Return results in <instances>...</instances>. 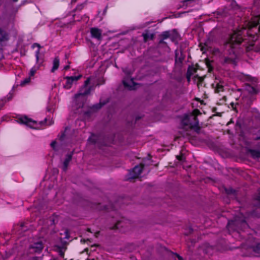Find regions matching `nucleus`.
I'll return each mask as SVG.
<instances>
[{"label":"nucleus","instance_id":"f257e3e1","mask_svg":"<svg viewBox=\"0 0 260 260\" xmlns=\"http://www.w3.org/2000/svg\"><path fill=\"white\" fill-rule=\"evenodd\" d=\"M245 30L246 28L238 30L237 31H234L230 37V38L226 42L225 45L226 48H230L232 50L230 53H231L232 52L234 54V56L225 57L224 59V62L231 63L235 62L236 55L235 54V52L234 49L236 48V46L239 45L242 42L243 40L242 35L245 34Z\"/></svg>","mask_w":260,"mask_h":260},{"label":"nucleus","instance_id":"f03ea898","mask_svg":"<svg viewBox=\"0 0 260 260\" xmlns=\"http://www.w3.org/2000/svg\"><path fill=\"white\" fill-rule=\"evenodd\" d=\"M90 82V78H88L84 82V85L82 88L79 91V93H77L75 95V102L76 103L78 101H81V103L79 106V107H82L83 105V101L85 99V95L89 94L90 92V89H87V86L89 84Z\"/></svg>","mask_w":260,"mask_h":260},{"label":"nucleus","instance_id":"7ed1b4c3","mask_svg":"<svg viewBox=\"0 0 260 260\" xmlns=\"http://www.w3.org/2000/svg\"><path fill=\"white\" fill-rule=\"evenodd\" d=\"M191 117L194 121L193 123L190 122V117L187 115H185L183 116L181 120V123L184 126H189L191 129H193L195 132L199 133L200 131L199 120L196 116H191Z\"/></svg>","mask_w":260,"mask_h":260},{"label":"nucleus","instance_id":"20e7f679","mask_svg":"<svg viewBox=\"0 0 260 260\" xmlns=\"http://www.w3.org/2000/svg\"><path fill=\"white\" fill-rule=\"evenodd\" d=\"M235 225H237L241 230L248 228V225L246 223L245 218L242 219L236 218L234 220L229 221L227 225V228L229 230H230Z\"/></svg>","mask_w":260,"mask_h":260},{"label":"nucleus","instance_id":"39448f33","mask_svg":"<svg viewBox=\"0 0 260 260\" xmlns=\"http://www.w3.org/2000/svg\"><path fill=\"white\" fill-rule=\"evenodd\" d=\"M124 72L126 75L122 81V83L125 87L127 88L128 90H134L137 88V84L134 82L133 79L130 78V75L132 74L131 71H127L126 70H123Z\"/></svg>","mask_w":260,"mask_h":260},{"label":"nucleus","instance_id":"423d86ee","mask_svg":"<svg viewBox=\"0 0 260 260\" xmlns=\"http://www.w3.org/2000/svg\"><path fill=\"white\" fill-rule=\"evenodd\" d=\"M17 121L19 123L24 124L31 128L37 129L39 127L37 121L28 118L26 116L20 117L18 118Z\"/></svg>","mask_w":260,"mask_h":260},{"label":"nucleus","instance_id":"0eeeda50","mask_svg":"<svg viewBox=\"0 0 260 260\" xmlns=\"http://www.w3.org/2000/svg\"><path fill=\"white\" fill-rule=\"evenodd\" d=\"M245 81L248 82L247 83L249 89H247V90L251 93H256V90L253 86H250L249 84L251 83L253 85H255L257 83V79L256 78L252 77L249 75H245L243 77Z\"/></svg>","mask_w":260,"mask_h":260},{"label":"nucleus","instance_id":"6e6552de","mask_svg":"<svg viewBox=\"0 0 260 260\" xmlns=\"http://www.w3.org/2000/svg\"><path fill=\"white\" fill-rule=\"evenodd\" d=\"M81 77V75H79L76 76H67L64 77V79L66 80V82L63 86L64 88L67 89H70L73 84L79 80Z\"/></svg>","mask_w":260,"mask_h":260},{"label":"nucleus","instance_id":"1a4fd4ad","mask_svg":"<svg viewBox=\"0 0 260 260\" xmlns=\"http://www.w3.org/2000/svg\"><path fill=\"white\" fill-rule=\"evenodd\" d=\"M143 166L142 165L135 166L129 172L128 179H132L138 178L142 172Z\"/></svg>","mask_w":260,"mask_h":260},{"label":"nucleus","instance_id":"9d476101","mask_svg":"<svg viewBox=\"0 0 260 260\" xmlns=\"http://www.w3.org/2000/svg\"><path fill=\"white\" fill-rule=\"evenodd\" d=\"M91 37L92 38L97 39L98 40H101L102 39V30L97 27H91L90 29Z\"/></svg>","mask_w":260,"mask_h":260},{"label":"nucleus","instance_id":"9b49d317","mask_svg":"<svg viewBox=\"0 0 260 260\" xmlns=\"http://www.w3.org/2000/svg\"><path fill=\"white\" fill-rule=\"evenodd\" d=\"M10 38V35L6 30L0 28V47L2 43L7 42Z\"/></svg>","mask_w":260,"mask_h":260},{"label":"nucleus","instance_id":"f8f14e48","mask_svg":"<svg viewBox=\"0 0 260 260\" xmlns=\"http://www.w3.org/2000/svg\"><path fill=\"white\" fill-rule=\"evenodd\" d=\"M31 248L34 249V251L36 252H40L42 251L43 246L42 243L41 242H38L35 243L33 245H31L30 247Z\"/></svg>","mask_w":260,"mask_h":260},{"label":"nucleus","instance_id":"ddd939ff","mask_svg":"<svg viewBox=\"0 0 260 260\" xmlns=\"http://www.w3.org/2000/svg\"><path fill=\"white\" fill-rule=\"evenodd\" d=\"M249 249L254 252V256H260V244H257L255 246H250Z\"/></svg>","mask_w":260,"mask_h":260},{"label":"nucleus","instance_id":"4468645a","mask_svg":"<svg viewBox=\"0 0 260 260\" xmlns=\"http://www.w3.org/2000/svg\"><path fill=\"white\" fill-rule=\"evenodd\" d=\"M59 66V59L58 57H55L53 61V67L51 72L53 73L57 70Z\"/></svg>","mask_w":260,"mask_h":260},{"label":"nucleus","instance_id":"2eb2a0df","mask_svg":"<svg viewBox=\"0 0 260 260\" xmlns=\"http://www.w3.org/2000/svg\"><path fill=\"white\" fill-rule=\"evenodd\" d=\"M72 159V155L71 154H68L66 156V159L63 161V166L62 168V169L64 171H66L68 166L69 165V164L70 161Z\"/></svg>","mask_w":260,"mask_h":260},{"label":"nucleus","instance_id":"dca6fc26","mask_svg":"<svg viewBox=\"0 0 260 260\" xmlns=\"http://www.w3.org/2000/svg\"><path fill=\"white\" fill-rule=\"evenodd\" d=\"M142 36L143 37L144 41L146 42L149 40H152L154 37V35L148 32H146L142 34Z\"/></svg>","mask_w":260,"mask_h":260},{"label":"nucleus","instance_id":"f3484780","mask_svg":"<svg viewBox=\"0 0 260 260\" xmlns=\"http://www.w3.org/2000/svg\"><path fill=\"white\" fill-rule=\"evenodd\" d=\"M223 90L224 86L221 82L218 83L216 84V87L215 89V92L219 93L220 92L223 91Z\"/></svg>","mask_w":260,"mask_h":260},{"label":"nucleus","instance_id":"a211bd4d","mask_svg":"<svg viewBox=\"0 0 260 260\" xmlns=\"http://www.w3.org/2000/svg\"><path fill=\"white\" fill-rule=\"evenodd\" d=\"M251 155L254 158H259L260 157V151L255 150H250L249 151Z\"/></svg>","mask_w":260,"mask_h":260},{"label":"nucleus","instance_id":"6ab92c4d","mask_svg":"<svg viewBox=\"0 0 260 260\" xmlns=\"http://www.w3.org/2000/svg\"><path fill=\"white\" fill-rule=\"evenodd\" d=\"M38 68L39 67H34L30 69V72L29 73V77L30 78L34 76Z\"/></svg>","mask_w":260,"mask_h":260},{"label":"nucleus","instance_id":"aec40b11","mask_svg":"<svg viewBox=\"0 0 260 260\" xmlns=\"http://www.w3.org/2000/svg\"><path fill=\"white\" fill-rule=\"evenodd\" d=\"M194 70L193 68H191V67H189L188 69V70H187V74H186V77H187V81L188 82L190 81V77L192 75V72L191 70Z\"/></svg>","mask_w":260,"mask_h":260},{"label":"nucleus","instance_id":"412c9836","mask_svg":"<svg viewBox=\"0 0 260 260\" xmlns=\"http://www.w3.org/2000/svg\"><path fill=\"white\" fill-rule=\"evenodd\" d=\"M30 81V78L29 77L25 78L23 81L21 82V84L24 85L26 83H28Z\"/></svg>","mask_w":260,"mask_h":260},{"label":"nucleus","instance_id":"4be33fe9","mask_svg":"<svg viewBox=\"0 0 260 260\" xmlns=\"http://www.w3.org/2000/svg\"><path fill=\"white\" fill-rule=\"evenodd\" d=\"M169 35H170L169 32L168 31L164 32L162 34V36L164 39H166L169 38Z\"/></svg>","mask_w":260,"mask_h":260},{"label":"nucleus","instance_id":"5701e85b","mask_svg":"<svg viewBox=\"0 0 260 260\" xmlns=\"http://www.w3.org/2000/svg\"><path fill=\"white\" fill-rule=\"evenodd\" d=\"M40 49H38L35 52V56L36 58V61L38 62L39 61V55H40Z\"/></svg>","mask_w":260,"mask_h":260},{"label":"nucleus","instance_id":"b1692460","mask_svg":"<svg viewBox=\"0 0 260 260\" xmlns=\"http://www.w3.org/2000/svg\"><path fill=\"white\" fill-rule=\"evenodd\" d=\"M255 200L257 202V206H258V207H260V191L258 192V194L256 197Z\"/></svg>","mask_w":260,"mask_h":260},{"label":"nucleus","instance_id":"393cba45","mask_svg":"<svg viewBox=\"0 0 260 260\" xmlns=\"http://www.w3.org/2000/svg\"><path fill=\"white\" fill-rule=\"evenodd\" d=\"M51 147L53 149H55V146L56 145V142L55 141H53L51 142Z\"/></svg>","mask_w":260,"mask_h":260},{"label":"nucleus","instance_id":"a878e982","mask_svg":"<svg viewBox=\"0 0 260 260\" xmlns=\"http://www.w3.org/2000/svg\"><path fill=\"white\" fill-rule=\"evenodd\" d=\"M5 104V102L4 100L0 101V109L3 107Z\"/></svg>","mask_w":260,"mask_h":260},{"label":"nucleus","instance_id":"bb28decb","mask_svg":"<svg viewBox=\"0 0 260 260\" xmlns=\"http://www.w3.org/2000/svg\"><path fill=\"white\" fill-rule=\"evenodd\" d=\"M122 223V221H120V222H118V223H116V224L115 225V228L116 229H119V227L120 226V224Z\"/></svg>","mask_w":260,"mask_h":260},{"label":"nucleus","instance_id":"cd10ccee","mask_svg":"<svg viewBox=\"0 0 260 260\" xmlns=\"http://www.w3.org/2000/svg\"><path fill=\"white\" fill-rule=\"evenodd\" d=\"M101 107V105H94V106H93V109H100Z\"/></svg>","mask_w":260,"mask_h":260},{"label":"nucleus","instance_id":"c85d7f7f","mask_svg":"<svg viewBox=\"0 0 260 260\" xmlns=\"http://www.w3.org/2000/svg\"><path fill=\"white\" fill-rule=\"evenodd\" d=\"M35 46H37L38 47V49H40L41 48V46L40 45V44H37V43H35L34 45H33V47H35Z\"/></svg>","mask_w":260,"mask_h":260},{"label":"nucleus","instance_id":"c756f323","mask_svg":"<svg viewBox=\"0 0 260 260\" xmlns=\"http://www.w3.org/2000/svg\"><path fill=\"white\" fill-rule=\"evenodd\" d=\"M179 260H183L182 257L180 256L179 255L176 254Z\"/></svg>","mask_w":260,"mask_h":260},{"label":"nucleus","instance_id":"7c9ffc66","mask_svg":"<svg viewBox=\"0 0 260 260\" xmlns=\"http://www.w3.org/2000/svg\"><path fill=\"white\" fill-rule=\"evenodd\" d=\"M83 8V6L81 5H80V6H78L77 7V9H82Z\"/></svg>","mask_w":260,"mask_h":260},{"label":"nucleus","instance_id":"2f4dec72","mask_svg":"<svg viewBox=\"0 0 260 260\" xmlns=\"http://www.w3.org/2000/svg\"><path fill=\"white\" fill-rule=\"evenodd\" d=\"M69 68H70V66H69V65H67V66H64V69L65 70H68Z\"/></svg>","mask_w":260,"mask_h":260},{"label":"nucleus","instance_id":"473e14b6","mask_svg":"<svg viewBox=\"0 0 260 260\" xmlns=\"http://www.w3.org/2000/svg\"><path fill=\"white\" fill-rule=\"evenodd\" d=\"M177 158H178V159H179V160H181V157H180V156H177Z\"/></svg>","mask_w":260,"mask_h":260},{"label":"nucleus","instance_id":"72a5a7b5","mask_svg":"<svg viewBox=\"0 0 260 260\" xmlns=\"http://www.w3.org/2000/svg\"><path fill=\"white\" fill-rule=\"evenodd\" d=\"M237 226V228L236 229V230H240V229L238 228V226L237 225H236ZM234 230H235V229H234Z\"/></svg>","mask_w":260,"mask_h":260},{"label":"nucleus","instance_id":"f704fd0d","mask_svg":"<svg viewBox=\"0 0 260 260\" xmlns=\"http://www.w3.org/2000/svg\"><path fill=\"white\" fill-rule=\"evenodd\" d=\"M163 43V40H161L159 41V43Z\"/></svg>","mask_w":260,"mask_h":260},{"label":"nucleus","instance_id":"c9c22d12","mask_svg":"<svg viewBox=\"0 0 260 260\" xmlns=\"http://www.w3.org/2000/svg\"><path fill=\"white\" fill-rule=\"evenodd\" d=\"M41 123H42V122H41L40 124H41ZM39 124H40V123H39H39H38V127H39ZM39 128V127H38V128Z\"/></svg>","mask_w":260,"mask_h":260},{"label":"nucleus","instance_id":"e433bc0d","mask_svg":"<svg viewBox=\"0 0 260 260\" xmlns=\"http://www.w3.org/2000/svg\"><path fill=\"white\" fill-rule=\"evenodd\" d=\"M14 2H17V0H13Z\"/></svg>","mask_w":260,"mask_h":260},{"label":"nucleus","instance_id":"4c0bfd02","mask_svg":"<svg viewBox=\"0 0 260 260\" xmlns=\"http://www.w3.org/2000/svg\"><path fill=\"white\" fill-rule=\"evenodd\" d=\"M226 192H228V193H230V191L226 190Z\"/></svg>","mask_w":260,"mask_h":260}]
</instances>
